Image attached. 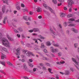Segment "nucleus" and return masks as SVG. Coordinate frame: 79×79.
<instances>
[{
    "instance_id": "obj_1",
    "label": "nucleus",
    "mask_w": 79,
    "mask_h": 79,
    "mask_svg": "<svg viewBox=\"0 0 79 79\" xmlns=\"http://www.w3.org/2000/svg\"><path fill=\"white\" fill-rule=\"evenodd\" d=\"M2 41L3 45L6 47H8V48L10 49L12 48V47L10 45V42L8 41V40L5 38H3L2 39Z\"/></svg>"
},
{
    "instance_id": "obj_2",
    "label": "nucleus",
    "mask_w": 79,
    "mask_h": 79,
    "mask_svg": "<svg viewBox=\"0 0 79 79\" xmlns=\"http://www.w3.org/2000/svg\"><path fill=\"white\" fill-rule=\"evenodd\" d=\"M50 50H51V52L53 53H56V52H58V49L54 48V47L52 46H51L50 47Z\"/></svg>"
},
{
    "instance_id": "obj_3",
    "label": "nucleus",
    "mask_w": 79,
    "mask_h": 79,
    "mask_svg": "<svg viewBox=\"0 0 79 79\" xmlns=\"http://www.w3.org/2000/svg\"><path fill=\"white\" fill-rule=\"evenodd\" d=\"M2 12H0V19H1L2 18V15H3V14L5 11V6H3L2 9Z\"/></svg>"
},
{
    "instance_id": "obj_4",
    "label": "nucleus",
    "mask_w": 79,
    "mask_h": 79,
    "mask_svg": "<svg viewBox=\"0 0 79 79\" xmlns=\"http://www.w3.org/2000/svg\"><path fill=\"white\" fill-rule=\"evenodd\" d=\"M68 2L69 7H71V6H72V4L74 3V2L73 0H68Z\"/></svg>"
},
{
    "instance_id": "obj_5",
    "label": "nucleus",
    "mask_w": 79,
    "mask_h": 79,
    "mask_svg": "<svg viewBox=\"0 0 79 79\" xmlns=\"http://www.w3.org/2000/svg\"><path fill=\"white\" fill-rule=\"evenodd\" d=\"M26 55L27 56H34V54L30 51L27 52Z\"/></svg>"
},
{
    "instance_id": "obj_6",
    "label": "nucleus",
    "mask_w": 79,
    "mask_h": 79,
    "mask_svg": "<svg viewBox=\"0 0 79 79\" xmlns=\"http://www.w3.org/2000/svg\"><path fill=\"white\" fill-rule=\"evenodd\" d=\"M35 9H36L37 12H41L42 11V9L39 6H36Z\"/></svg>"
},
{
    "instance_id": "obj_7",
    "label": "nucleus",
    "mask_w": 79,
    "mask_h": 79,
    "mask_svg": "<svg viewBox=\"0 0 79 79\" xmlns=\"http://www.w3.org/2000/svg\"><path fill=\"white\" fill-rule=\"evenodd\" d=\"M50 30L51 33L53 34H54V35L56 36V35H58V34H57L55 32V31H54L51 28H50Z\"/></svg>"
},
{
    "instance_id": "obj_8",
    "label": "nucleus",
    "mask_w": 79,
    "mask_h": 79,
    "mask_svg": "<svg viewBox=\"0 0 79 79\" xmlns=\"http://www.w3.org/2000/svg\"><path fill=\"white\" fill-rule=\"evenodd\" d=\"M20 49L19 48H18L16 50V54L17 55H20V54L21 53L20 52V51H19Z\"/></svg>"
},
{
    "instance_id": "obj_9",
    "label": "nucleus",
    "mask_w": 79,
    "mask_h": 79,
    "mask_svg": "<svg viewBox=\"0 0 79 79\" xmlns=\"http://www.w3.org/2000/svg\"><path fill=\"white\" fill-rule=\"evenodd\" d=\"M25 71H27V72H29V73H32L34 72H35V71H36V69H26Z\"/></svg>"
},
{
    "instance_id": "obj_10",
    "label": "nucleus",
    "mask_w": 79,
    "mask_h": 79,
    "mask_svg": "<svg viewBox=\"0 0 79 79\" xmlns=\"http://www.w3.org/2000/svg\"><path fill=\"white\" fill-rule=\"evenodd\" d=\"M48 18L49 19H52V14L48 12L46 14Z\"/></svg>"
},
{
    "instance_id": "obj_11",
    "label": "nucleus",
    "mask_w": 79,
    "mask_h": 79,
    "mask_svg": "<svg viewBox=\"0 0 79 79\" xmlns=\"http://www.w3.org/2000/svg\"><path fill=\"white\" fill-rule=\"evenodd\" d=\"M33 31L34 32H40L39 29L38 28H33Z\"/></svg>"
},
{
    "instance_id": "obj_12",
    "label": "nucleus",
    "mask_w": 79,
    "mask_h": 79,
    "mask_svg": "<svg viewBox=\"0 0 79 79\" xmlns=\"http://www.w3.org/2000/svg\"><path fill=\"white\" fill-rule=\"evenodd\" d=\"M69 23L70 24V23H73V21H75V19L74 18H72L69 19Z\"/></svg>"
},
{
    "instance_id": "obj_13",
    "label": "nucleus",
    "mask_w": 79,
    "mask_h": 79,
    "mask_svg": "<svg viewBox=\"0 0 79 79\" xmlns=\"http://www.w3.org/2000/svg\"><path fill=\"white\" fill-rule=\"evenodd\" d=\"M43 5L44 8H45L47 9V10H48V9L49 8V6H48L47 5L45 4V3H43Z\"/></svg>"
},
{
    "instance_id": "obj_14",
    "label": "nucleus",
    "mask_w": 79,
    "mask_h": 79,
    "mask_svg": "<svg viewBox=\"0 0 79 79\" xmlns=\"http://www.w3.org/2000/svg\"><path fill=\"white\" fill-rule=\"evenodd\" d=\"M60 16L61 18H64V17H65V15L64 13H60Z\"/></svg>"
},
{
    "instance_id": "obj_15",
    "label": "nucleus",
    "mask_w": 79,
    "mask_h": 79,
    "mask_svg": "<svg viewBox=\"0 0 79 79\" xmlns=\"http://www.w3.org/2000/svg\"><path fill=\"white\" fill-rule=\"evenodd\" d=\"M71 30L75 33H77L78 32V31L74 28H71Z\"/></svg>"
},
{
    "instance_id": "obj_16",
    "label": "nucleus",
    "mask_w": 79,
    "mask_h": 79,
    "mask_svg": "<svg viewBox=\"0 0 79 79\" xmlns=\"http://www.w3.org/2000/svg\"><path fill=\"white\" fill-rule=\"evenodd\" d=\"M6 58V56L4 54H2V55L1 56V58L2 60H4Z\"/></svg>"
},
{
    "instance_id": "obj_17",
    "label": "nucleus",
    "mask_w": 79,
    "mask_h": 79,
    "mask_svg": "<svg viewBox=\"0 0 79 79\" xmlns=\"http://www.w3.org/2000/svg\"><path fill=\"white\" fill-rule=\"evenodd\" d=\"M46 44L47 46H50L52 44H51V42L50 41H48L46 42Z\"/></svg>"
},
{
    "instance_id": "obj_18",
    "label": "nucleus",
    "mask_w": 79,
    "mask_h": 79,
    "mask_svg": "<svg viewBox=\"0 0 79 79\" xmlns=\"http://www.w3.org/2000/svg\"><path fill=\"white\" fill-rule=\"evenodd\" d=\"M1 51H4V52H8V49L5 47L2 48Z\"/></svg>"
},
{
    "instance_id": "obj_19",
    "label": "nucleus",
    "mask_w": 79,
    "mask_h": 79,
    "mask_svg": "<svg viewBox=\"0 0 79 79\" xmlns=\"http://www.w3.org/2000/svg\"><path fill=\"white\" fill-rule=\"evenodd\" d=\"M64 63H65V62L64 61H60V62H57V64H59V65H60L61 64H64Z\"/></svg>"
},
{
    "instance_id": "obj_20",
    "label": "nucleus",
    "mask_w": 79,
    "mask_h": 79,
    "mask_svg": "<svg viewBox=\"0 0 79 79\" xmlns=\"http://www.w3.org/2000/svg\"><path fill=\"white\" fill-rule=\"evenodd\" d=\"M48 10H49L50 11L51 13L55 14V12H54V10H53V9H52V8H51L50 7H49V8H48Z\"/></svg>"
},
{
    "instance_id": "obj_21",
    "label": "nucleus",
    "mask_w": 79,
    "mask_h": 79,
    "mask_svg": "<svg viewBox=\"0 0 79 79\" xmlns=\"http://www.w3.org/2000/svg\"><path fill=\"white\" fill-rule=\"evenodd\" d=\"M40 48H45V46L44 45V44L43 43H42L41 44V46Z\"/></svg>"
},
{
    "instance_id": "obj_22",
    "label": "nucleus",
    "mask_w": 79,
    "mask_h": 79,
    "mask_svg": "<svg viewBox=\"0 0 79 79\" xmlns=\"http://www.w3.org/2000/svg\"><path fill=\"white\" fill-rule=\"evenodd\" d=\"M7 37L8 39H9V40H10V41H13V39L11 38V37H10L8 35H7Z\"/></svg>"
},
{
    "instance_id": "obj_23",
    "label": "nucleus",
    "mask_w": 79,
    "mask_h": 79,
    "mask_svg": "<svg viewBox=\"0 0 79 79\" xmlns=\"http://www.w3.org/2000/svg\"><path fill=\"white\" fill-rule=\"evenodd\" d=\"M27 18H28V17H27V16H24L23 17V19H24V20H25V21H28V19H27Z\"/></svg>"
},
{
    "instance_id": "obj_24",
    "label": "nucleus",
    "mask_w": 79,
    "mask_h": 79,
    "mask_svg": "<svg viewBox=\"0 0 79 79\" xmlns=\"http://www.w3.org/2000/svg\"><path fill=\"white\" fill-rule=\"evenodd\" d=\"M7 64H9V65H10V66H12L14 68H15V65H14L13 64H12V63H10V62L9 61H8V62H7Z\"/></svg>"
},
{
    "instance_id": "obj_25",
    "label": "nucleus",
    "mask_w": 79,
    "mask_h": 79,
    "mask_svg": "<svg viewBox=\"0 0 79 79\" xmlns=\"http://www.w3.org/2000/svg\"><path fill=\"white\" fill-rule=\"evenodd\" d=\"M0 63L3 66H5V61H1Z\"/></svg>"
},
{
    "instance_id": "obj_26",
    "label": "nucleus",
    "mask_w": 79,
    "mask_h": 79,
    "mask_svg": "<svg viewBox=\"0 0 79 79\" xmlns=\"http://www.w3.org/2000/svg\"><path fill=\"white\" fill-rule=\"evenodd\" d=\"M38 37L39 38H40L41 39H43V40L45 39V37H43L40 35H38Z\"/></svg>"
},
{
    "instance_id": "obj_27",
    "label": "nucleus",
    "mask_w": 79,
    "mask_h": 79,
    "mask_svg": "<svg viewBox=\"0 0 79 79\" xmlns=\"http://www.w3.org/2000/svg\"><path fill=\"white\" fill-rule=\"evenodd\" d=\"M68 26H69L70 27H73H73H74L76 26V24H74V23H71Z\"/></svg>"
},
{
    "instance_id": "obj_28",
    "label": "nucleus",
    "mask_w": 79,
    "mask_h": 79,
    "mask_svg": "<svg viewBox=\"0 0 79 79\" xmlns=\"http://www.w3.org/2000/svg\"><path fill=\"white\" fill-rule=\"evenodd\" d=\"M69 74H70V73L69 71H65L64 74H65V75H69Z\"/></svg>"
},
{
    "instance_id": "obj_29",
    "label": "nucleus",
    "mask_w": 79,
    "mask_h": 79,
    "mask_svg": "<svg viewBox=\"0 0 79 79\" xmlns=\"http://www.w3.org/2000/svg\"><path fill=\"white\" fill-rule=\"evenodd\" d=\"M43 60H47V61H48L49 60V58H47L44 56H43Z\"/></svg>"
},
{
    "instance_id": "obj_30",
    "label": "nucleus",
    "mask_w": 79,
    "mask_h": 79,
    "mask_svg": "<svg viewBox=\"0 0 79 79\" xmlns=\"http://www.w3.org/2000/svg\"><path fill=\"white\" fill-rule=\"evenodd\" d=\"M63 25L64 27H66L68 26V23L66 22H65L63 23Z\"/></svg>"
},
{
    "instance_id": "obj_31",
    "label": "nucleus",
    "mask_w": 79,
    "mask_h": 79,
    "mask_svg": "<svg viewBox=\"0 0 79 79\" xmlns=\"http://www.w3.org/2000/svg\"><path fill=\"white\" fill-rule=\"evenodd\" d=\"M9 2H10L9 0H4L3 1V3H5L6 4H8Z\"/></svg>"
},
{
    "instance_id": "obj_32",
    "label": "nucleus",
    "mask_w": 79,
    "mask_h": 79,
    "mask_svg": "<svg viewBox=\"0 0 79 79\" xmlns=\"http://www.w3.org/2000/svg\"><path fill=\"white\" fill-rule=\"evenodd\" d=\"M52 3H53L54 4L56 5L57 4V1L56 0H52Z\"/></svg>"
},
{
    "instance_id": "obj_33",
    "label": "nucleus",
    "mask_w": 79,
    "mask_h": 79,
    "mask_svg": "<svg viewBox=\"0 0 79 79\" xmlns=\"http://www.w3.org/2000/svg\"><path fill=\"white\" fill-rule=\"evenodd\" d=\"M26 46L27 47H32V46H31V44H29V43H27L26 44Z\"/></svg>"
},
{
    "instance_id": "obj_34",
    "label": "nucleus",
    "mask_w": 79,
    "mask_h": 79,
    "mask_svg": "<svg viewBox=\"0 0 79 79\" xmlns=\"http://www.w3.org/2000/svg\"><path fill=\"white\" fill-rule=\"evenodd\" d=\"M79 44L78 43H75L74 44V47L75 48H77L78 47Z\"/></svg>"
},
{
    "instance_id": "obj_35",
    "label": "nucleus",
    "mask_w": 79,
    "mask_h": 79,
    "mask_svg": "<svg viewBox=\"0 0 79 79\" xmlns=\"http://www.w3.org/2000/svg\"><path fill=\"white\" fill-rule=\"evenodd\" d=\"M72 16H73V14H70L67 15V17L68 18H71Z\"/></svg>"
},
{
    "instance_id": "obj_36",
    "label": "nucleus",
    "mask_w": 79,
    "mask_h": 79,
    "mask_svg": "<svg viewBox=\"0 0 79 79\" xmlns=\"http://www.w3.org/2000/svg\"><path fill=\"white\" fill-rule=\"evenodd\" d=\"M18 30L20 32H22L23 30V29L21 28L20 27L18 29Z\"/></svg>"
},
{
    "instance_id": "obj_37",
    "label": "nucleus",
    "mask_w": 79,
    "mask_h": 79,
    "mask_svg": "<svg viewBox=\"0 0 79 79\" xmlns=\"http://www.w3.org/2000/svg\"><path fill=\"white\" fill-rule=\"evenodd\" d=\"M22 52L23 53H27V50H22Z\"/></svg>"
},
{
    "instance_id": "obj_38",
    "label": "nucleus",
    "mask_w": 79,
    "mask_h": 79,
    "mask_svg": "<svg viewBox=\"0 0 79 79\" xmlns=\"http://www.w3.org/2000/svg\"><path fill=\"white\" fill-rule=\"evenodd\" d=\"M28 10V9H27V8H26L25 9H23V11H27Z\"/></svg>"
},
{
    "instance_id": "obj_39",
    "label": "nucleus",
    "mask_w": 79,
    "mask_h": 79,
    "mask_svg": "<svg viewBox=\"0 0 79 79\" xmlns=\"http://www.w3.org/2000/svg\"><path fill=\"white\" fill-rule=\"evenodd\" d=\"M53 45H54V46H55V47H59V45L57 44H53Z\"/></svg>"
},
{
    "instance_id": "obj_40",
    "label": "nucleus",
    "mask_w": 79,
    "mask_h": 79,
    "mask_svg": "<svg viewBox=\"0 0 79 79\" xmlns=\"http://www.w3.org/2000/svg\"><path fill=\"white\" fill-rule=\"evenodd\" d=\"M33 40H35V43H36L37 44H39V43L37 41V40H36V39H33Z\"/></svg>"
},
{
    "instance_id": "obj_41",
    "label": "nucleus",
    "mask_w": 79,
    "mask_h": 79,
    "mask_svg": "<svg viewBox=\"0 0 79 79\" xmlns=\"http://www.w3.org/2000/svg\"><path fill=\"white\" fill-rule=\"evenodd\" d=\"M62 5V3L61 2H60V3H57V6H61V5Z\"/></svg>"
},
{
    "instance_id": "obj_42",
    "label": "nucleus",
    "mask_w": 79,
    "mask_h": 79,
    "mask_svg": "<svg viewBox=\"0 0 79 79\" xmlns=\"http://www.w3.org/2000/svg\"><path fill=\"white\" fill-rule=\"evenodd\" d=\"M17 37L18 38H20V37H21V35H20V34H17Z\"/></svg>"
},
{
    "instance_id": "obj_43",
    "label": "nucleus",
    "mask_w": 79,
    "mask_h": 79,
    "mask_svg": "<svg viewBox=\"0 0 79 79\" xmlns=\"http://www.w3.org/2000/svg\"><path fill=\"white\" fill-rule=\"evenodd\" d=\"M44 52L46 53H48V51H47V50L46 49H44Z\"/></svg>"
},
{
    "instance_id": "obj_44",
    "label": "nucleus",
    "mask_w": 79,
    "mask_h": 79,
    "mask_svg": "<svg viewBox=\"0 0 79 79\" xmlns=\"http://www.w3.org/2000/svg\"><path fill=\"white\" fill-rule=\"evenodd\" d=\"M6 18H4L3 21V23L4 24H5V21H6Z\"/></svg>"
},
{
    "instance_id": "obj_45",
    "label": "nucleus",
    "mask_w": 79,
    "mask_h": 79,
    "mask_svg": "<svg viewBox=\"0 0 79 79\" xmlns=\"http://www.w3.org/2000/svg\"><path fill=\"white\" fill-rule=\"evenodd\" d=\"M58 55L59 56H61L62 55V53L61 52H60L58 53Z\"/></svg>"
},
{
    "instance_id": "obj_46",
    "label": "nucleus",
    "mask_w": 79,
    "mask_h": 79,
    "mask_svg": "<svg viewBox=\"0 0 79 79\" xmlns=\"http://www.w3.org/2000/svg\"><path fill=\"white\" fill-rule=\"evenodd\" d=\"M35 50H37V51H38V50H40V49L37 47H36L35 48Z\"/></svg>"
},
{
    "instance_id": "obj_47",
    "label": "nucleus",
    "mask_w": 79,
    "mask_h": 79,
    "mask_svg": "<svg viewBox=\"0 0 79 79\" xmlns=\"http://www.w3.org/2000/svg\"><path fill=\"white\" fill-rule=\"evenodd\" d=\"M21 7H22L23 8H24L25 6V5H24V4L23 3L21 4Z\"/></svg>"
},
{
    "instance_id": "obj_48",
    "label": "nucleus",
    "mask_w": 79,
    "mask_h": 79,
    "mask_svg": "<svg viewBox=\"0 0 79 79\" xmlns=\"http://www.w3.org/2000/svg\"><path fill=\"white\" fill-rule=\"evenodd\" d=\"M29 61L30 63H32V61H33V60H32V59H30L29 60Z\"/></svg>"
},
{
    "instance_id": "obj_49",
    "label": "nucleus",
    "mask_w": 79,
    "mask_h": 79,
    "mask_svg": "<svg viewBox=\"0 0 79 79\" xmlns=\"http://www.w3.org/2000/svg\"><path fill=\"white\" fill-rule=\"evenodd\" d=\"M69 11L70 13H71L72 12V8H69Z\"/></svg>"
},
{
    "instance_id": "obj_50",
    "label": "nucleus",
    "mask_w": 79,
    "mask_h": 79,
    "mask_svg": "<svg viewBox=\"0 0 79 79\" xmlns=\"http://www.w3.org/2000/svg\"><path fill=\"white\" fill-rule=\"evenodd\" d=\"M23 66L24 69H27V66L25 64H24Z\"/></svg>"
},
{
    "instance_id": "obj_51",
    "label": "nucleus",
    "mask_w": 79,
    "mask_h": 79,
    "mask_svg": "<svg viewBox=\"0 0 79 79\" xmlns=\"http://www.w3.org/2000/svg\"><path fill=\"white\" fill-rule=\"evenodd\" d=\"M32 35H35V36H37V34L36 33H32Z\"/></svg>"
},
{
    "instance_id": "obj_52",
    "label": "nucleus",
    "mask_w": 79,
    "mask_h": 79,
    "mask_svg": "<svg viewBox=\"0 0 79 79\" xmlns=\"http://www.w3.org/2000/svg\"><path fill=\"white\" fill-rule=\"evenodd\" d=\"M33 31H34V30H33H33H31L28 31V32H30L31 33L32 32H33Z\"/></svg>"
},
{
    "instance_id": "obj_53",
    "label": "nucleus",
    "mask_w": 79,
    "mask_h": 79,
    "mask_svg": "<svg viewBox=\"0 0 79 79\" xmlns=\"http://www.w3.org/2000/svg\"><path fill=\"white\" fill-rule=\"evenodd\" d=\"M66 34L68 35H69V30H67L66 31Z\"/></svg>"
},
{
    "instance_id": "obj_54",
    "label": "nucleus",
    "mask_w": 79,
    "mask_h": 79,
    "mask_svg": "<svg viewBox=\"0 0 79 79\" xmlns=\"http://www.w3.org/2000/svg\"><path fill=\"white\" fill-rule=\"evenodd\" d=\"M64 11H66L68 10V8H67V7H64Z\"/></svg>"
},
{
    "instance_id": "obj_55",
    "label": "nucleus",
    "mask_w": 79,
    "mask_h": 79,
    "mask_svg": "<svg viewBox=\"0 0 79 79\" xmlns=\"http://www.w3.org/2000/svg\"><path fill=\"white\" fill-rule=\"evenodd\" d=\"M17 10H20L21 9V8H20V7H19V6H17Z\"/></svg>"
},
{
    "instance_id": "obj_56",
    "label": "nucleus",
    "mask_w": 79,
    "mask_h": 79,
    "mask_svg": "<svg viewBox=\"0 0 79 79\" xmlns=\"http://www.w3.org/2000/svg\"><path fill=\"white\" fill-rule=\"evenodd\" d=\"M22 37L23 39L25 38V36H24V34H22Z\"/></svg>"
},
{
    "instance_id": "obj_57",
    "label": "nucleus",
    "mask_w": 79,
    "mask_h": 79,
    "mask_svg": "<svg viewBox=\"0 0 79 79\" xmlns=\"http://www.w3.org/2000/svg\"><path fill=\"white\" fill-rule=\"evenodd\" d=\"M60 2H64V0H58Z\"/></svg>"
},
{
    "instance_id": "obj_58",
    "label": "nucleus",
    "mask_w": 79,
    "mask_h": 79,
    "mask_svg": "<svg viewBox=\"0 0 79 79\" xmlns=\"http://www.w3.org/2000/svg\"><path fill=\"white\" fill-rule=\"evenodd\" d=\"M29 14L30 15H33V12L32 11H30L29 13Z\"/></svg>"
},
{
    "instance_id": "obj_59",
    "label": "nucleus",
    "mask_w": 79,
    "mask_h": 79,
    "mask_svg": "<svg viewBox=\"0 0 79 79\" xmlns=\"http://www.w3.org/2000/svg\"><path fill=\"white\" fill-rule=\"evenodd\" d=\"M39 65L40 66H44V64L42 63H40L39 64Z\"/></svg>"
},
{
    "instance_id": "obj_60",
    "label": "nucleus",
    "mask_w": 79,
    "mask_h": 79,
    "mask_svg": "<svg viewBox=\"0 0 79 79\" xmlns=\"http://www.w3.org/2000/svg\"><path fill=\"white\" fill-rule=\"evenodd\" d=\"M23 78L25 79H29L27 77L25 76L23 77Z\"/></svg>"
},
{
    "instance_id": "obj_61",
    "label": "nucleus",
    "mask_w": 79,
    "mask_h": 79,
    "mask_svg": "<svg viewBox=\"0 0 79 79\" xmlns=\"http://www.w3.org/2000/svg\"><path fill=\"white\" fill-rule=\"evenodd\" d=\"M56 77L57 79H59V77H58V75H56Z\"/></svg>"
},
{
    "instance_id": "obj_62",
    "label": "nucleus",
    "mask_w": 79,
    "mask_h": 79,
    "mask_svg": "<svg viewBox=\"0 0 79 79\" xmlns=\"http://www.w3.org/2000/svg\"><path fill=\"white\" fill-rule=\"evenodd\" d=\"M73 10H75V11H77V8H73Z\"/></svg>"
},
{
    "instance_id": "obj_63",
    "label": "nucleus",
    "mask_w": 79,
    "mask_h": 79,
    "mask_svg": "<svg viewBox=\"0 0 79 79\" xmlns=\"http://www.w3.org/2000/svg\"><path fill=\"white\" fill-rule=\"evenodd\" d=\"M20 56L21 57V58H24L25 56H24V55L22 54L20 55Z\"/></svg>"
},
{
    "instance_id": "obj_64",
    "label": "nucleus",
    "mask_w": 79,
    "mask_h": 79,
    "mask_svg": "<svg viewBox=\"0 0 79 79\" xmlns=\"http://www.w3.org/2000/svg\"><path fill=\"white\" fill-rule=\"evenodd\" d=\"M14 31L15 32H16V33H18V32H19V31H17L16 30H14Z\"/></svg>"
}]
</instances>
